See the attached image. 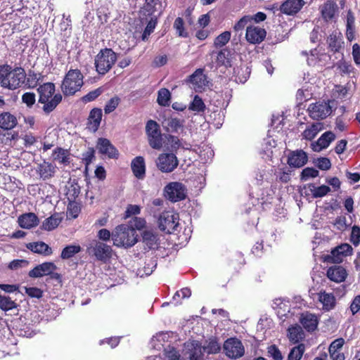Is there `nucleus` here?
<instances>
[{"label": "nucleus", "instance_id": "4be33fe9", "mask_svg": "<svg viewBox=\"0 0 360 360\" xmlns=\"http://www.w3.org/2000/svg\"><path fill=\"white\" fill-rule=\"evenodd\" d=\"M304 0H287L281 6V11L287 15L297 13L304 6Z\"/></svg>", "mask_w": 360, "mask_h": 360}, {"label": "nucleus", "instance_id": "774afa93", "mask_svg": "<svg viewBox=\"0 0 360 360\" xmlns=\"http://www.w3.org/2000/svg\"><path fill=\"white\" fill-rule=\"evenodd\" d=\"M28 262L25 259H14L8 264V268L11 270H18V269L26 266Z\"/></svg>", "mask_w": 360, "mask_h": 360}, {"label": "nucleus", "instance_id": "ea45409f", "mask_svg": "<svg viewBox=\"0 0 360 360\" xmlns=\"http://www.w3.org/2000/svg\"><path fill=\"white\" fill-rule=\"evenodd\" d=\"M82 248L79 245H70L65 247L61 252L60 257L63 259H68L80 252Z\"/></svg>", "mask_w": 360, "mask_h": 360}, {"label": "nucleus", "instance_id": "39448f33", "mask_svg": "<svg viewBox=\"0 0 360 360\" xmlns=\"http://www.w3.org/2000/svg\"><path fill=\"white\" fill-rule=\"evenodd\" d=\"M117 54L111 49L105 48L99 51L95 58V67L100 75H105L117 60Z\"/></svg>", "mask_w": 360, "mask_h": 360}, {"label": "nucleus", "instance_id": "2f4dec72", "mask_svg": "<svg viewBox=\"0 0 360 360\" xmlns=\"http://www.w3.org/2000/svg\"><path fill=\"white\" fill-rule=\"evenodd\" d=\"M53 159L60 164L68 165L70 162V153L62 148H56L53 153Z\"/></svg>", "mask_w": 360, "mask_h": 360}, {"label": "nucleus", "instance_id": "dca6fc26", "mask_svg": "<svg viewBox=\"0 0 360 360\" xmlns=\"http://www.w3.org/2000/svg\"><path fill=\"white\" fill-rule=\"evenodd\" d=\"M96 147L100 153L107 155L109 158L117 159L119 156L118 150L107 139L99 138Z\"/></svg>", "mask_w": 360, "mask_h": 360}, {"label": "nucleus", "instance_id": "de8ad7c7", "mask_svg": "<svg viewBox=\"0 0 360 360\" xmlns=\"http://www.w3.org/2000/svg\"><path fill=\"white\" fill-rule=\"evenodd\" d=\"M188 109L195 112H203L205 109V105L202 98L196 95L191 103Z\"/></svg>", "mask_w": 360, "mask_h": 360}, {"label": "nucleus", "instance_id": "a878e982", "mask_svg": "<svg viewBox=\"0 0 360 360\" xmlns=\"http://www.w3.org/2000/svg\"><path fill=\"white\" fill-rule=\"evenodd\" d=\"M27 248L34 253L43 256H49L53 253L51 248L42 241L29 243Z\"/></svg>", "mask_w": 360, "mask_h": 360}, {"label": "nucleus", "instance_id": "0e129e2a", "mask_svg": "<svg viewBox=\"0 0 360 360\" xmlns=\"http://www.w3.org/2000/svg\"><path fill=\"white\" fill-rule=\"evenodd\" d=\"M338 251L342 254V255L347 257L352 254L353 249L349 244L342 243L335 248V252Z\"/></svg>", "mask_w": 360, "mask_h": 360}, {"label": "nucleus", "instance_id": "72a5a7b5", "mask_svg": "<svg viewBox=\"0 0 360 360\" xmlns=\"http://www.w3.org/2000/svg\"><path fill=\"white\" fill-rule=\"evenodd\" d=\"M329 48L333 52H338L342 46V34L338 32L331 33L327 39Z\"/></svg>", "mask_w": 360, "mask_h": 360}, {"label": "nucleus", "instance_id": "bb28decb", "mask_svg": "<svg viewBox=\"0 0 360 360\" xmlns=\"http://www.w3.org/2000/svg\"><path fill=\"white\" fill-rule=\"evenodd\" d=\"M318 300L322 304L323 309L330 311L335 306L336 299L333 293L321 291L318 293Z\"/></svg>", "mask_w": 360, "mask_h": 360}, {"label": "nucleus", "instance_id": "20e7f679", "mask_svg": "<svg viewBox=\"0 0 360 360\" xmlns=\"http://www.w3.org/2000/svg\"><path fill=\"white\" fill-rule=\"evenodd\" d=\"M83 75L78 69H71L65 75L61 84V89L65 96H72L82 86Z\"/></svg>", "mask_w": 360, "mask_h": 360}, {"label": "nucleus", "instance_id": "69168bd1", "mask_svg": "<svg viewBox=\"0 0 360 360\" xmlns=\"http://www.w3.org/2000/svg\"><path fill=\"white\" fill-rule=\"evenodd\" d=\"M343 257L344 256L342 255L339 251L335 252V248H334L330 252V255H328L326 260L330 262L338 264L342 262Z\"/></svg>", "mask_w": 360, "mask_h": 360}, {"label": "nucleus", "instance_id": "412c9836", "mask_svg": "<svg viewBox=\"0 0 360 360\" xmlns=\"http://www.w3.org/2000/svg\"><path fill=\"white\" fill-rule=\"evenodd\" d=\"M37 173L39 175L40 178L43 180H47L52 178L56 172V167L51 163L44 161L38 165L36 169Z\"/></svg>", "mask_w": 360, "mask_h": 360}, {"label": "nucleus", "instance_id": "9b49d317", "mask_svg": "<svg viewBox=\"0 0 360 360\" xmlns=\"http://www.w3.org/2000/svg\"><path fill=\"white\" fill-rule=\"evenodd\" d=\"M186 82L190 84V87L197 92H201L205 89L208 84L207 77L204 74V70L197 69L186 79Z\"/></svg>", "mask_w": 360, "mask_h": 360}, {"label": "nucleus", "instance_id": "79ce46f5", "mask_svg": "<svg viewBox=\"0 0 360 360\" xmlns=\"http://www.w3.org/2000/svg\"><path fill=\"white\" fill-rule=\"evenodd\" d=\"M143 242L148 247V249H153L158 244V236L150 231H145L143 233Z\"/></svg>", "mask_w": 360, "mask_h": 360}, {"label": "nucleus", "instance_id": "3c124183", "mask_svg": "<svg viewBox=\"0 0 360 360\" xmlns=\"http://www.w3.org/2000/svg\"><path fill=\"white\" fill-rule=\"evenodd\" d=\"M120 99L117 96L111 98L105 104L104 107L105 113L109 114L114 111L120 103Z\"/></svg>", "mask_w": 360, "mask_h": 360}, {"label": "nucleus", "instance_id": "0eeeda50", "mask_svg": "<svg viewBox=\"0 0 360 360\" xmlns=\"http://www.w3.org/2000/svg\"><path fill=\"white\" fill-rule=\"evenodd\" d=\"M146 133L150 146L153 149H160L162 146L163 139L157 122L150 120L146 124Z\"/></svg>", "mask_w": 360, "mask_h": 360}, {"label": "nucleus", "instance_id": "13d9d810", "mask_svg": "<svg viewBox=\"0 0 360 360\" xmlns=\"http://www.w3.org/2000/svg\"><path fill=\"white\" fill-rule=\"evenodd\" d=\"M165 354L167 360H183L180 357L179 352L174 347L165 349Z\"/></svg>", "mask_w": 360, "mask_h": 360}, {"label": "nucleus", "instance_id": "b1692460", "mask_svg": "<svg viewBox=\"0 0 360 360\" xmlns=\"http://www.w3.org/2000/svg\"><path fill=\"white\" fill-rule=\"evenodd\" d=\"M347 276L345 269L341 266L330 267L327 271L328 278L334 282L341 283L344 281Z\"/></svg>", "mask_w": 360, "mask_h": 360}, {"label": "nucleus", "instance_id": "680f3d73", "mask_svg": "<svg viewBox=\"0 0 360 360\" xmlns=\"http://www.w3.org/2000/svg\"><path fill=\"white\" fill-rule=\"evenodd\" d=\"M314 163L321 170H328L331 167L330 160L327 158H318Z\"/></svg>", "mask_w": 360, "mask_h": 360}, {"label": "nucleus", "instance_id": "c756f323", "mask_svg": "<svg viewBox=\"0 0 360 360\" xmlns=\"http://www.w3.org/2000/svg\"><path fill=\"white\" fill-rule=\"evenodd\" d=\"M17 124V119L9 112H4L0 115V128L4 130H9L14 128Z\"/></svg>", "mask_w": 360, "mask_h": 360}, {"label": "nucleus", "instance_id": "603ef678", "mask_svg": "<svg viewBox=\"0 0 360 360\" xmlns=\"http://www.w3.org/2000/svg\"><path fill=\"white\" fill-rule=\"evenodd\" d=\"M319 171L312 167L304 168L301 173V179L306 181L309 178H315L319 176Z\"/></svg>", "mask_w": 360, "mask_h": 360}, {"label": "nucleus", "instance_id": "052dcab7", "mask_svg": "<svg viewBox=\"0 0 360 360\" xmlns=\"http://www.w3.org/2000/svg\"><path fill=\"white\" fill-rule=\"evenodd\" d=\"M345 344V340L342 338L335 339L333 340L328 348L329 353L333 352H339L338 350L340 349Z\"/></svg>", "mask_w": 360, "mask_h": 360}, {"label": "nucleus", "instance_id": "f8f14e48", "mask_svg": "<svg viewBox=\"0 0 360 360\" xmlns=\"http://www.w3.org/2000/svg\"><path fill=\"white\" fill-rule=\"evenodd\" d=\"M308 111L313 120H323L331 114L332 107L328 102H317L310 104Z\"/></svg>", "mask_w": 360, "mask_h": 360}, {"label": "nucleus", "instance_id": "5fc2aeb1", "mask_svg": "<svg viewBox=\"0 0 360 360\" xmlns=\"http://www.w3.org/2000/svg\"><path fill=\"white\" fill-rule=\"evenodd\" d=\"M184 20L178 17L176 18L174 23V27L176 30V32L178 33L179 36L186 37H187V32L184 30Z\"/></svg>", "mask_w": 360, "mask_h": 360}, {"label": "nucleus", "instance_id": "4c0bfd02", "mask_svg": "<svg viewBox=\"0 0 360 360\" xmlns=\"http://www.w3.org/2000/svg\"><path fill=\"white\" fill-rule=\"evenodd\" d=\"M18 304L9 296L0 294V309L4 311H8L17 309Z\"/></svg>", "mask_w": 360, "mask_h": 360}, {"label": "nucleus", "instance_id": "58836bf2", "mask_svg": "<svg viewBox=\"0 0 360 360\" xmlns=\"http://www.w3.org/2000/svg\"><path fill=\"white\" fill-rule=\"evenodd\" d=\"M322 129V124L317 122L314 123L307 127L303 132L302 136L307 140H312L316 137L317 134Z\"/></svg>", "mask_w": 360, "mask_h": 360}, {"label": "nucleus", "instance_id": "4468645a", "mask_svg": "<svg viewBox=\"0 0 360 360\" xmlns=\"http://www.w3.org/2000/svg\"><path fill=\"white\" fill-rule=\"evenodd\" d=\"M308 161L307 153L302 150L290 151L287 162L290 167L300 168Z\"/></svg>", "mask_w": 360, "mask_h": 360}, {"label": "nucleus", "instance_id": "8fccbe9b", "mask_svg": "<svg viewBox=\"0 0 360 360\" xmlns=\"http://www.w3.org/2000/svg\"><path fill=\"white\" fill-rule=\"evenodd\" d=\"M229 54V52L226 49L221 50L217 53V62L218 65L228 66L230 65Z\"/></svg>", "mask_w": 360, "mask_h": 360}, {"label": "nucleus", "instance_id": "6ab92c4d", "mask_svg": "<svg viewBox=\"0 0 360 360\" xmlns=\"http://www.w3.org/2000/svg\"><path fill=\"white\" fill-rule=\"evenodd\" d=\"M102 110L100 108H93L88 117L87 128L92 132H96L101 124L102 119Z\"/></svg>", "mask_w": 360, "mask_h": 360}, {"label": "nucleus", "instance_id": "7ed1b4c3", "mask_svg": "<svg viewBox=\"0 0 360 360\" xmlns=\"http://www.w3.org/2000/svg\"><path fill=\"white\" fill-rule=\"evenodd\" d=\"M37 91L39 94V102L44 104L43 110L46 113L52 112L62 101L60 94H55V85L53 83L47 82L41 85Z\"/></svg>", "mask_w": 360, "mask_h": 360}, {"label": "nucleus", "instance_id": "e2e57ef3", "mask_svg": "<svg viewBox=\"0 0 360 360\" xmlns=\"http://www.w3.org/2000/svg\"><path fill=\"white\" fill-rule=\"evenodd\" d=\"M156 25V20L151 19L147 24L143 33L142 34L141 39L143 41L148 39V36L153 32Z\"/></svg>", "mask_w": 360, "mask_h": 360}, {"label": "nucleus", "instance_id": "423d86ee", "mask_svg": "<svg viewBox=\"0 0 360 360\" xmlns=\"http://www.w3.org/2000/svg\"><path fill=\"white\" fill-rule=\"evenodd\" d=\"M179 214L174 211L162 212L158 218V226L161 231L171 234L177 230L179 226Z\"/></svg>", "mask_w": 360, "mask_h": 360}, {"label": "nucleus", "instance_id": "f3484780", "mask_svg": "<svg viewBox=\"0 0 360 360\" xmlns=\"http://www.w3.org/2000/svg\"><path fill=\"white\" fill-rule=\"evenodd\" d=\"M56 269V266L53 262H44L36 266L29 272L31 278H40L44 276L51 275Z\"/></svg>", "mask_w": 360, "mask_h": 360}, {"label": "nucleus", "instance_id": "c9c22d12", "mask_svg": "<svg viewBox=\"0 0 360 360\" xmlns=\"http://www.w3.org/2000/svg\"><path fill=\"white\" fill-rule=\"evenodd\" d=\"M288 338L293 343H297L304 337V333L301 326L296 325L288 328Z\"/></svg>", "mask_w": 360, "mask_h": 360}, {"label": "nucleus", "instance_id": "49530a36", "mask_svg": "<svg viewBox=\"0 0 360 360\" xmlns=\"http://www.w3.org/2000/svg\"><path fill=\"white\" fill-rule=\"evenodd\" d=\"M305 350L304 344L294 347L290 352L288 360H300Z\"/></svg>", "mask_w": 360, "mask_h": 360}, {"label": "nucleus", "instance_id": "5701e85b", "mask_svg": "<svg viewBox=\"0 0 360 360\" xmlns=\"http://www.w3.org/2000/svg\"><path fill=\"white\" fill-rule=\"evenodd\" d=\"M131 170L134 175L139 179H143L146 174V165L144 158L137 156L133 159L131 163Z\"/></svg>", "mask_w": 360, "mask_h": 360}, {"label": "nucleus", "instance_id": "7c9ffc66", "mask_svg": "<svg viewBox=\"0 0 360 360\" xmlns=\"http://www.w3.org/2000/svg\"><path fill=\"white\" fill-rule=\"evenodd\" d=\"M307 187L314 198L324 197L330 191V188L326 185L316 186L314 184H309Z\"/></svg>", "mask_w": 360, "mask_h": 360}, {"label": "nucleus", "instance_id": "aec40b11", "mask_svg": "<svg viewBox=\"0 0 360 360\" xmlns=\"http://www.w3.org/2000/svg\"><path fill=\"white\" fill-rule=\"evenodd\" d=\"M162 126L167 132L175 133L183 128L184 120L176 117H164L161 122Z\"/></svg>", "mask_w": 360, "mask_h": 360}, {"label": "nucleus", "instance_id": "09e8293b", "mask_svg": "<svg viewBox=\"0 0 360 360\" xmlns=\"http://www.w3.org/2000/svg\"><path fill=\"white\" fill-rule=\"evenodd\" d=\"M231 39V32L225 31L217 36L214 41V44L216 47H222L226 45Z\"/></svg>", "mask_w": 360, "mask_h": 360}, {"label": "nucleus", "instance_id": "c85d7f7f", "mask_svg": "<svg viewBox=\"0 0 360 360\" xmlns=\"http://www.w3.org/2000/svg\"><path fill=\"white\" fill-rule=\"evenodd\" d=\"M80 193V186L75 180L70 181L65 186V195L68 201L76 200Z\"/></svg>", "mask_w": 360, "mask_h": 360}, {"label": "nucleus", "instance_id": "4d7b16f0", "mask_svg": "<svg viewBox=\"0 0 360 360\" xmlns=\"http://www.w3.org/2000/svg\"><path fill=\"white\" fill-rule=\"evenodd\" d=\"M25 293L32 298L39 299L43 296V291L36 287H25Z\"/></svg>", "mask_w": 360, "mask_h": 360}, {"label": "nucleus", "instance_id": "a211bd4d", "mask_svg": "<svg viewBox=\"0 0 360 360\" xmlns=\"http://www.w3.org/2000/svg\"><path fill=\"white\" fill-rule=\"evenodd\" d=\"M335 135L333 132L328 131L323 133L319 139L314 143H311V148L315 152H319L322 149L328 147L330 143L334 141Z\"/></svg>", "mask_w": 360, "mask_h": 360}, {"label": "nucleus", "instance_id": "864d4df0", "mask_svg": "<svg viewBox=\"0 0 360 360\" xmlns=\"http://www.w3.org/2000/svg\"><path fill=\"white\" fill-rule=\"evenodd\" d=\"M252 21L251 15H245L242 17L233 26V30L236 32L243 30L249 22Z\"/></svg>", "mask_w": 360, "mask_h": 360}, {"label": "nucleus", "instance_id": "f03ea898", "mask_svg": "<svg viewBox=\"0 0 360 360\" xmlns=\"http://www.w3.org/2000/svg\"><path fill=\"white\" fill-rule=\"evenodd\" d=\"M113 245L125 248L132 247L137 242L136 230L127 224H120L112 232Z\"/></svg>", "mask_w": 360, "mask_h": 360}, {"label": "nucleus", "instance_id": "6e6d98bb", "mask_svg": "<svg viewBox=\"0 0 360 360\" xmlns=\"http://www.w3.org/2000/svg\"><path fill=\"white\" fill-rule=\"evenodd\" d=\"M103 92L101 88H98L94 91L89 92L86 95L82 98V100L84 103H89L94 101Z\"/></svg>", "mask_w": 360, "mask_h": 360}, {"label": "nucleus", "instance_id": "a19ab883", "mask_svg": "<svg viewBox=\"0 0 360 360\" xmlns=\"http://www.w3.org/2000/svg\"><path fill=\"white\" fill-rule=\"evenodd\" d=\"M202 350L204 352L210 354H217L220 349V345L217 341L216 338H210L208 341L205 342V344L202 346Z\"/></svg>", "mask_w": 360, "mask_h": 360}, {"label": "nucleus", "instance_id": "393cba45", "mask_svg": "<svg viewBox=\"0 0 360 360\" xmlns=\"http://www.w3.org/2000/svg\"><path fill=\"white\" fill-rule=\"evenodd\" d=\"M18 224L21 228L30 229L38 225L39 219L34 213L29 212L18 217Z\"/></svg>", "mask_w": 360, "mask_h": 360}, {"label": "nucleus", "instance_id": "bf43d9fd", "mask_svg": "<svg viewBox=\"0 0 360 360\" xmlns=\"http://www.w3.org/2000/svg\"><path fill=\"white\" fill-rule=\"evenodd\" d=\"M350 241L354 246H358L360 243V227L354 225L352 229Z\"/></svg>", "mask_w": 360, "mask_h": 360}, {"label": "nucleus", "instance_id": "1a4fd4ad", "mask_svg": "<svg viewBox=\"0 0 360 360\" xmlns=\"http://www.w3.org/2000/svg\"><path fill=\"white\" fill-rule=\"evenodd\" d=\"M223 348L226 355L231 359H238L245 353L241 341L236 338L227 339L224 343Z\"/></svg>", "mask_w": 360, "mask_h": 360}, {"label": "nucleus", "instance_id": "f704fd0d", "mask_svg": "<svg viewBox=\"0 0 360 360\" xmlns=\"http://www.w3.org/2000/svg\"><path fill=\"white\" fill-rule=\"evenodd\" d=\"M61 221L58 214H54L46 219L41 224V229L50 231L57 228Z\"/></svg>", "mask_w": 360, "mask_h": 360}, {"label": "nucleus", "instance_id": "338daca9", "mask_svg": "<svg viewBox=\"0 0 360 360\" xmlns=\"http://www.w3.org/2000/svg\"><path fill=\"white\" fill-rule=\"evenodd\" d=\"M268 353L274 360H283L282 354L275 345L268 347Z\"/></svg>", "mask_w": 360, "mask_h": 360}, {"label": "nucleus", "instance_id": "ddd939ff", "mask_svg": "<svg viewBox=\"0 0 360 360\" xmlns=\"http://www.w3.org/2000/svg\"><path fill=\"white\" fill-rule=\"evenodd\" d=\"M112 251L110 245L99 241H96L91 248V252L96 258L103 262H106L111 257Z\"/></svg>", "mask_w": 360, "mask_h": 360}, {"label": "nucleus", "instance_id": "e433bc0d", "mask_svg": "<svg viewBox=\"0 0 360 360\" xmlns=\"http://www.w3.org/2000/svg\"><path fill=\"white\" fill-rule=\"evenodd\" d=\"M188 347L190 350V360H202V348L198 341L192 342L190 345H188Z\"/></svg>", "mask_w": 360, "mask_h": 360}, {"label": "nucleus", "instance_id": "6e6552de", "mask_svg": "<svg viewBox=\"0 0 360 360\" xmlns=\"http://www.w3.org/2000/svg\"><path fill=\"white\" fill-rule=\"evenodd\" d=\"M165 196L172 202L182 200L186 197V186L177 181L168 184L164 188Z\"/></svg>", "mask_w": 360, "mask_h": 360}, {"label": "nucleus", "instance_id": "f257e3e1", "mask_svg": "<svg viewBox=\"0 0 360 360\" xmlns=\"http://www.w3.org/2000/svg\"><path fill=\"white\" fill-rule=\"evenodd\" d=\"M25 77L22 68L12 69L9 65L0 66V84L4 88L15 89L20 87L25 82Z\"/></svg>", "mask_w": 360, "mask_h": 360}, {"label": "nucleus", "instance_id": "a18cd8bd", "mask_svg": "<svg viewBox=\"0 0 360 360\" xmlns=\"http://www.w3.org/2000/svg\"><path fill=\"white\" fill-rule=\"evenodd\" d=\"M68 202L67 215L68 217L75 219L78 217L81 211L80 205L76 200Z\"/></svg>", "mask_w": 360, "mask_h": 360}, {"label": "nucleus", "instance_id": "9d476101", "mask_svg": "<svg viewBox=\"0 0 360 360\" xmlns=\"http://www.w3.org/2000/svg\"><path fill=\"white\" fill-rule=\"evenodd\" d=\"M179 160L173 153H162L156 161L158 168L165 173L173 172L178 166Z\"/></svg>", "mask_w": 360, "mask_h": 360}, {"label": "nucleus", "instance_id": "473e14b6", "mask_svg": "<svg viewBox=\"0 0 360 360\" xmlns=\"http://www.w3.org/2000/svg\"><path fill=\"white\" fill-rule=\"evenodd\" d=\"M337 5L335 3L328 1L321 7V15L326 21L333 18L336 11Z\"/></svg>", "mask_w": 360, "mask_h": 360}, {"label": "nucleus", "instance_id": "2eb2a0df", "mask_svg": "<svg viewBox=\"0 0 360 360\" xmlns=\"http://www.w3.org/2000/svg\"><path fill=\"white\" fill-rule=\"evenodd\" d=\"M266 35L264 29L256 26H248L246 29L245 38L247 41L252 44H260L264 41Z\"/></svg>", "mask_w": 360, "mask_h": 360}, {"label": "nucleus", "instance_id": "c03bdc74", "mask_svg": "<svg viewBox=\"0 0 360 360\" xmlns=\"http://www.w3.org/2000/svg\"><path fill=\"white\" fill-rule=\"evenodd\" d=\"M157 266L156 260L150 259L142 269H139L137 275L143 277L150 275Z\"/></svg>", "mask_w": 360, "mask_h": 360}, {"label": "nucleus", "instance_id": "37998d69", "mask_svg": "<svg viewBox=\"0 0 360 360\" xmlns=\"http://www.w3.org/2000/svg\"><path fill=\"white\" fill-rule=\"evenodd\" d=\"M171 94L169 91L167 89L162 88L158 91L157 102L160 105L168 106Z\"/></svg>", "mask_w": 360, "mask_h": 360}, {"label": "nucleus", "instance_id": "cd10ccee", "mask_svg": "<svg viewBox=\"0 0 360 360\" xmlns=\"http://www.w3.org/2000/svg\"><path fill=\"white\" fill-rule=\"evenodd\" d=\"M300 323L307 331H314L318 326V319L316 315L311 313L302 314Z\"/></svg>", "mask_w": 360, "mask_h": 360}]
</instances>
